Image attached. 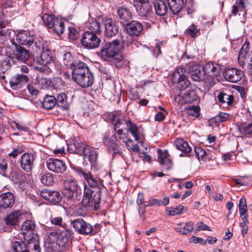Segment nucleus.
Here are the masks:
<instances>
[{
  "instance_id": "nucleus-1",
  "label": "nucleus",
  "mask_w": 252,
  "mask_h": 252,
  "mask_svg": "<svg viewBox=\"0 0 252 252\" xmlns=\"http://www.w3.org/2000/svg\"><path fill=\"white\" fill-rule=\"evenodd\" d=\"M33 42L35 51L42 52L34 59L33 66L35 70L48 74L52 71L54 65L53 57L48 48V43L43 39L33 40Z\"/></svg>"
},
{
  "instance_id": "nucleus-2",
  "label": "nucleus",
  "mask_w": 252,
  "mask_h": 252,
  "mask_svg": "<svg viewBox=\"0 0 252 252\" xmlns=\"http://www.w3.org/2000/svg\"><path fill=\"white\" fill-rule=\"evenodd\" d=\"M72 79L82 88L91 87L94 82V76L87 64L79 62L72 71Z\"/></svg>"
},
{
  "instance_id": "nucleus-3",
  "label": "nucleus",
  "mask_w": 252,
  "mask_h": 252,
  "mask_svg": "<svg viewBox=\"0 0 252 252\" xmlns=\"http://www.w3.org/2000/svg\"><path fill=\"white\" fill-rule=\"evenodd\" d=\"M121 50L122 45L119 40L115 39L111 42H106L102 45L101 49V58L107 62L119 63L123 59L120 54Z\"/></svg>"
},
{
  "instance_id": "nucleus-4",
  "label": "nucleus",
  "mask_w": 252,
  "mask_h": 252,
  "mask_svg": "<svg viewBox=\"0 0 252 252\" xmlns=\"http://www.w3.org/2000/svg\"><path fill=\"white\" fill-rule=\"evenodd\" d=\"M103 190L93 189L84 185L83 196L82 200V205L85 207H93L95 210L100 208L101 199V192Z\"/></svg>"
},
{
  "instance_id": "nucleus-5",
  "label": "nucleus",
  "mask_w": 252,
  "mask_h": 252,
  "mask_svg": "<svg viewBox=\"0 0 252 252\" xmlns=\"http://www.w3.org/2000/svg\"><path fill=\"white\" fill-rule=\"evenodd\" d=\"M12 248L14 252H41L39 241L33 236L28 240L14 242Z\"/></svg>"
},
{
  "instance_id": "nucleus-6",
  "label": "nucleus",
  "mask_w": 252,
  "mask_h": 252,
  "mask_svg": "<svg viewBox=\"0 0 252 252\" xmlns=\"http://www.w3.org/2000/svg\"><path fill=\"white\" fill-rule=\"evenodd\" d=\"M63 195L67 198L72 200L74 202H78L81 197V190L76 181L68 179L63 182Z\"/></svg>"
},
{
  "instance_id": "nucleus-7",
  "label": "nucleus",
  "mask_w": 252,
  "mask_h": 252,
  "mask_svg": "<svg viewBox=\"0 0 252 252\" xmlns=\"http://www.w3.org/2000/svg\"><path fill=\"white\" fill-rule=\"evenodd\" d=\"M76 171L80 176L84 177L88 184L87 186L88 187L93 189H106L103 184V180L98 177H94L90 171L84 170L80 168H77Z\"/></svg>"
},
{
  "instance_id": "nucleus-8",
  "label": "nucleus",
  "mask_w": 252,
  "mask_h": 252,
  "mask_svg": "<svg viewBox=\"0 0 252 252\" xmlns=\"http://www.w3.org/2000/svg\"><path fill=\"white\" fill-rule=\"evenodd\" d=\"M80 42L84 49L93 50L99 46L101 39L95 33L85 32L82 35Z\"/></svg>"
},
{
  "instance_id": "nucleus-9",
  "label": "nucleus",
  "mask_w": 252,
  "mask_h": 252,
  "mask_svg": "<svg viewBox=\"0 0 252 252\" xmlns=\"http://www.w3.org/2000/svg\"><path fill=\"white\" fill-rule=\"evenodd\" d=\"M133 5L138 15L146 19H149L153 14L149 0H133Z\"/></svg>"
},
{
  "instance_id": "nucleus-10",
  "label": "nucleus",
  "mask_w": 252,
  "mask_h": 252,
  "mask_svg": "<svg viewBox=\"0 0 252 252\" xmlns=\"http://www.w3.org/2000/svg\"><path fill=\"white\" fill-rule=\"evenodd\" d=\"M71 224L74 230L79 234L87 235H94L95 233L94 231L93 226L82 219H76L72 220Z\"/></svg>"
},
{
  "instance_id": "nucleus-11",
  "label": "nucleus",
  "mask_w": 252,
  "mask_h": 252,
  "mask_svg": "<svg viewBox=\"0 0 252 252\" xmlns=\"http://www.w3.org/2000/svg\"><path fill=\"white\" fill-rule=\"evenodd\" d=\"M36 157V154L32 153L23 154L20 160L21 168L27 173L31 172L34 167V162Z\"/></svg>"
},
{
  "instance_id": "nucleus-12",
  "label": "nucleus",
  "mask_w": 252,
  "mask_h": 252,
  "mask_svg": "<svg viewBox=\"0 0 252 252\" xmlns=\"http://www.w3.org/2000/svg\"><path fill=\"white\" fill-rule=\"evenodd\" d=\"M48 169L55 173L63 174L66 169V165L63 160L50 158L46 161Z\"/></svg>"
},
{
  "instance_id": "nucleus-13",
  "label": "nucleus",
  "mask_w": 252,
  "mask_h": 252,
  "mask_svg": "<svg viewBox=\"0 0 252 252\" xmlns=\"http://www.w3.org/2000/svg\"><path fill=\"white\" fill-rule=\"evenodd\" d=\"M221 70L220 65L213 62L206 63L203 68L204 74L210 77L207 81L210 84L214 81V78L219 74Z\"/></svg>"
},
{
  "instance_id": "nucleus-14",
  "label": "nucleus",
  "mask_w": 252,
  "mask_h": 252,
  "mask_svg": "<svg viewBox=\"0 0 252 252\" xmlns=\"http://www.w3.org/2000/svg\"><path fill=\"white\" fill-rule=\"evenodd\" d=\"M29 81L30 78L27 75L17 74L10 79V87L12 90H19L25 87Z\"/></svg>"
},
{
  "instance_id": "nucleus-15",
  "label": "nucleus",
  "mask_w": 252,
  "mask_h": 252,
  "mask_svg": "<svg viewBox=\"0 0 252 252\" xmlns=\"http://www.w3.org/2000/svg\"><path fill=\"white\" fill-rule=\"evenodd\" d=\"M244 75L242 70L235 67L227 68L223 72L225 79L231 83H235L240 81Z\"/></svg>"
},
{
  "instance_id": "nucleus-16",
  "label": "nucleus",
  "mask_w": 252,
  "mask_h": 252,
  "mask_svg": "<svg viewBox=\"0 0 252 252\" xmlns=\"http://www.w3.org/2000/svg\"><path fill=\"white\" fill-rule=\"evenodd\" d=\"M103 22L105 27L104 32L107 37H113L118 33L119 26L116 20L105 17L103 19Z\"/></svg>"
},
{
  "instance_id": "nucleus-17",
  "label": "nucleus",
  "mask_w": 252,
  "mask_h": 252,
  "mask_svg": "<svg viewBox=\"0 0 252 252\" xmlns=\"http://www.w3.org/2000/svg\"><path fill=\"white\" fill-rule=\"evenodd\" d=\"M188 70L189 73L190 75L191 79L195 82H199L205 80V82H207L208 79L204 77V71H202L203 68H202L199 64L192 63L189 65Z\"/></svg>"
},
{
  "instance_id": "nucleus-18",
  "label": "nucleus",
  "mask_w": 252,
  "mask_h": 252,
  "mask_svg": "<svg viewBox=\"0 0 252 252\" xmlns=\"http://www.w3.org/2000/svg\"><path fill=\"white\" fill-rule=\"evenodd\" d=\"M40 195L43 198L53 205L58 204L62 199V196L60 193L54 190H43L40 192Z\"/></svg>"
},
{
  "instance_id": "nucleus-19",
  "label": "nucleus",
  "mask_w": 252,
  "mask_h": 252,
  "mask_svg": "<svg viewBox=\"0 0 252 252\" xmlns=\"http://www.w3.org/2000/svg\"><path fill=\"white\" fill-rule=\"evenodd\" d=\"M158 154V160L162 168L166 170L171 169L173 167V162L170 159V155L167 150H157Z\"/></svg>"
},
{
  "instance_id": "nucleus-20",
  "label": "nucleus",
  "mask_w": 252,
  "mask_h": 252,
  "mask_svg": "<svg viewBox=\"0 0 252 252\" xmlns=\"http://www.w3.org/2000/svg\"><path fill=\"white\" fill-rule=\"evenodd\" d=\"M127 33L130 36H139L142 34L143 26L141 23L136 21H132L126 23L124 26Z\"/></svg>"
},
{
  "instance_id": "nucleus-21",
  "label": "nucleus",
  "mask_w": 252,
  "mask_h": 252,
  "mask_svg": "<svg viewBox=\"0 0 252 252\" xmlns=\"http://www.w3.org/2000/svg\"><path fill=\"white\" fill-rule=\"evenodd\" d=\"M16 40L19 44L31 46L33 43V35L28 31L19 32L16 36Z\"/></svg>"
},
{
  "instance_id": "nucleus-22",
  "label": "nucleus",
  "mask_w": 252,
  "mask_h": 252,
  "mask_svg": "<svg viewBox=\"0 0 252 252\" xmlns=\"http://www.w3.org/2000/svg\"><path fill=\"white\" fill-rule=\"evenodd\" d=\"M15 50L13 51V58L17 60L25 62L30 58L29 51L23 47L14 43Z\"/></svg>"
},
{
  "instance_id": "nucleus-23",
  "label": "nucleus",
  "mask_w": 252,
  "mask_h": 252,
  "mask_svg": "<svg viewBox=\"0 0 252 252\" xmlns=\"http://www.w3.org/2000/svg\"><path fill=\"white\" fill-rule=\"evenodd\" d=\"M71 235L70 231L67 230L62 231L58 236L57 244L60 247L63 248V250H68L70 244Z\"/></svg>"
},
{
  "instance_id": "nucleus-24",
  "label": "nucleus",
  "mask_w": 252,
  "mask_h": 252,
  "mask_svg": "<svg viewBox=\"0 0 252 252\" xmlns=\"http://www.w3.org/2000/svg\"><path fill=\"white\" fill-rule=\"evenodd\" d=\"M15 196L13 193L7 192L0 194V208H11L14 204Z\"/></svg>"
},
{
  "instance_id": "nucleus-25",
  "label": "nucleus",
  "mask_w": 252,
  "mask_h": 252,
  "mask_svg": "<svg viewBox=\"0 0 252 252\" xmlns=\"http://www.w3.org/2000/svg\"><path fill=\"white\" fill-rule=\"evenodd\" d=\"M89 146L85 145L84 143L73 141L67 145L68 150L71 153H76L80 156H83L86 149Z\"/></svg>"
},
{
  "instance_id": "nucleus-26",
  "label": "nucleus",
  "mask_w": 252,
  "mask_h": 252,
  "mask_svg": "<svg viewBox=\"0 0 252 252\" xmlns=\"http://www.w3.org/2000/svg\"><path fill=\"white\" fill-rule=\"evenodd\" d=\"M103 141L109 152L113 156H115L120 153V147L117 142V139L115 137L112 136L110 138L104 137H103Z\"/></svg>"
},
{
  "instance_id": "nucleus-27",
  "label": "nucleus",
  "mask_w": 252,
  "mask_h": 252,
  "mask_svg": "<svg viewBox=\"0 0 252 252\" xmlns=\"http://www.w3.org/2000/svg\"><path fill=\"white\" fill-rule=\"evenodd\" d=\"M153 4L155 12L158 16L165 15L169 9L167 0H155Z\"/></svg>"
},
{
  "instance_id": "nucleus-28",
  "label": "nucleus",
  "mask_w": 252,
  "mask_h": 252,
  "mask_svg": "<svg viewBox=\"0 0 252 252\" xmlns=\"http://www.w3.org/2000/svg\"><path fill=\"white\" fill-rule=\"evenodd\" d=\"M34 222L31 220H27L24 222L21 226V234L23 235L24 240H28L31 234L35 229Z\"/></svg>"
},
{
  "instance_id": "nucleus-29",
  "label": "nucleus",
  "mask_w": 252,
  "mask_h": 252,
  "mask_svg": "<svg viewBox=\"0 0 252 252\" xmlns=\"http://www.w3.org/2000/svg\"><path fill=\"white\" fill-rule=\"evenodd\" d=\"M122 49H126L127 51H132L138 47L139 43L132 36H126L121 42Z\"/></svg>"
},
{
  "instance_id": "nucleus-30",
  "label": "nucleus",
  "mask_w": 252,
  "mask_h": 252,
  "mask_svg": "<svg viewBox=\"0 0 252 252\" xmlns=\"http://www.w3.org/2000/svg\"><path fill=\"white\" fill-rule=\"evenodd\" d=\"M249 3V0H236L235 4L232 7L231 13L236 16L238 12H242L246 15L247 12V6Z\"/></svg>"
},
{
  "instance_id": "nucleus-31",
  "label": "nucleus",
  "mask_w": 252,
  "mask_h": 252,
  "mask_svg": "<svg viewBox=\"0 0 252 252\" xmlns=\"http://www.w3.org/2000/svg\"><path fill=\"white\" fill-rule=\"evenodd\" d=\"M170 10L174 14H177L182 10L187 0H167Z\"/></svg>"
},
{
  "instance_id": "nucleus-32",
  "label": "nucleus",
  "mask_w": 252,
  "mask_h": 252,
  "mask_svg": "<svg viewBox=\"0 0 252 252\" xmlns=\"http://www.w3.org/2000/svg\"><path fill=\"white\" fill-rule=\"evenodd\" d=\"M175 144L177 149L182 151L188 157L191 156V148L188 143L182 138H177L175 141Z\"/></svg>"
},
{
  "instance_id": "nucleus-33",
  "label": "nucleus",
  "mask_w": 252,
  "mask_h": 252,
  "mask_svg": "<svg viewBox=\"0 0 252 252\" xmlns=\"http://www.w3.org/2000/svg\"><path fill=\"white\" fill-rule=\"evenodd\" d=\"M177 226L174 227V230L177 232L183 235H188L192 232L194 228V223L190 221L186 222L183 227H180L182 226V223H179L177 224Z\"/></svg>"
},
{
  "instance_id": "nucleus-34",
  "label": "nucleus",
  "mask_w": 252,
  "mask_h": 252,
  "mask_svg": "<svg viewBox=\"0 0 252 252\" xmlns=\"http://www.w3.org/2000/svg\"><path fill=\"white\" fill-rule=\"evenodd\" d=\"M83 156L84 158L88 159L91 165H95L97 159V154L94 149L89 146L86 149Z\"/></svg>"
},
{
  "instance_id": "nucleus-35",
  "label": "nucleus",
  "mask_w": 252,
  "mask_h": 252,
  "mask_svg": "<svg viewBox=\"0 0 252 252\" xmlns=\"http://www.w3.org/2000/svg\"><path fill=\"white\" fill-rule=\"evenodd\" d=\"M186 76V70L183 67H177L172 75L171 81L173 83H177Z\"/></svg>"
},
{
  "instance_id": "nucleus-36",
  "label": "nucleus",
  "mask_w": 252,
  "mask_h": 252,
  "mask_svg": "<svg viewBox=\"0 0 252 252\" xmlns=\"http://www.w3.org/2000/svg\"><path fill=\"white\" fill-rule=\"evenodd\" d=\"M52 24V28L53 29L54 32L57 35H61L63 33L65 29L63 20L59 17H56Z\"/></svg>"
},
{
  "instance_id": "nucleus-37",
  "label": "nucleus",
  "mask_w": 252,
  "mask_h": 252,
  "mask_svg": "<svg viewBox=\"0 0 252 252\" xmlns=\"http://www.w3.org/2000/svg\"><path fill=\"white\" fill-rule=\"evenodd\" d=\"M117 14L122 22H128L132 18L130 11L124 7H121L117 10Z\"/></svg>"
},
{
  "instance_id": "nucleus-38",
  "label": "nucleus",
  "mask_w": 252,
  "mask_h": 252,
  "mask_svg": "<svg viewBox=\"0 0 252 252\" xmlns=\"http://www.w3.org/2000/svg\"><path fill=\"white\" fill-rule=\"evenodd\" d=\"M63 63L67 67L71 69L76 67L78 65V63L74 60L71 54L69 52L65 53L63 55Z\"/></svg>"
},
{
  "instance_id": "nucleus-39",
  "label": "nucleus",
  "mask_w": 252,
  "mask_h": 252,
  "mask_svg": "<svg viewBox=\"0 0 252 252\" xmlns=\"http://www.w3.org/2000/svg\"><path fill=\"white\" fill-rule=\"evenodd\" d=\"M194 151L199 161L205 162L207 160H209L210 158L207 152L200 147L195 146Z\"/></svg>"
},
{
  "instance_id": "nucleus-40",
  "label": "nucleus",
  "mask_w": 252,
  "mask_h": 252,
  "mask_svg": "<svg viewBox=\"0 0 252 252\" xmlns=\"http://www.w3.org/2000/svg\"><path fill=\"white\" fill-rule=\"evenodd\" d=\"M88 29L89 31L87 32L95 33V34H100L101 31V25L95 19H92L89 21L88 25Z\"/></svg>"
},
{
  "instance_id": "nucleus-41",
  "label": "nucleus",
  "mask_w": 252,
  "mask_h": 252,
  "mask_svg": "<svg viewBox=\"0 0 252 252\" xmlns=\"http://www.w3.org/2000/svg\"><path fill=\"white\" fill-rule=\"evenodd\" d=\"M56 102L54 96L46 95L42 101V106L45 109L50 110L56 105Z\"/></svg>"
},
{
  "instance_id": "nucleus-42",
  "label": "nucleus",
  "mask_w": 252,
  "mask_h": 252,
  "mask_svg": "<svg viewBox=\"0 0 252 252\" xmlns=\"http://www.w3.org/2000/svg\"><path fill=\"white\" fill-rule=\"evenodd\" d=\"M56 105L62 107L65 110L69 109V106L67 102V97L64 93L59 94L56 98Z\"/></svg>"
},
{
  "instance_id": "nucleus-43",
  "label": "nucleus",
  "mask_w": 252,
  "mask_h": 252,
  "mask_svg": "<svg viewBox=\"0 0 252 252\" xmlns=\"http://www.w3.org/2000/svg\"><path fill=\"white\" fill-rule=\"evenodd\" d=\"M218 98L219 102L221 104H226L227 105H231L234 100L233 95L228 94L224 92L220 93L218 96Z\"/></svg>"
},
{
  "instance_id": "nucleus-44",
  "label": "nucleus",
  "mask_w": 252,
  "mask_h": 252,
  "mask_svg": "<svg viewBox=\"0 0 252 252\" xmlns=\"http://www.w3.org/2000/svg\"><path fill=\"white\" fill-rule=\"evenodd\" d=\"M108 118L110 121L114 124V129L115 131L123 124L120 119V115L118 112L114 111L110 113L108 115Z\"/></svg>"
},
{
  "instance_id": "nucleus-45",
  "label": "nucleus",
  "mask_w": 252,
  "mask_h": 252,
  "mask_svg": "<svg viewBox=\"0 0 252 252\" xmlns=\"http://www.w3.org/2000/svg\"><path fill=\"white\" fill-rule=\"evenodd\" d=\"M184 99L186 103H191L197 101L198 99V96L195 90H189L185 93Z\"/></svg>"
},
{
  "instance_id": "nucleus-46",
  "label": "nucleus",
  "mask_w": 252,
  "mask_h": 252,
  "mask_svg": "<svg viewBox=\"0 0 252 252\" xmlns=\"http://www.w3.org/2000/svg\"><path fill=\"white\" fill-rule=\"evenodd\" d=\"M20 215L19 211L11 213L8 215L4 220L5 222L7 225H13L16 224L18 220V217Z\"/></svg>"
},
{
  "instance_id": "nucleus-47",
  "label": "nucleus",
  "mask_w": 252,
  "mask_h": 252,
  "mask_svg": "<svg viewBox=\"0 0 252 252\" xmlns=\"http://www.w3.org/2000/svg\"><path fill=\"white\" fill-rule=\"evenodd\" d=\"M44 25L48 29H51L53 23L56 17L53 14H44L41 17Z\"/></svg>"
},
{
  "instance_id": "nucleus-48",
  "label": "nucleus",
  "mask_w": 252,
  "mask_h": 252,
  "mask_svg": "<svg viewBox=\"0 0 252 252\" xmlns=\"http://www.w3.org/2000/svg\"><path fill=\"white\" fill-rule=\"evenodd\" d=\"M127 126L128 127L129 130L131 135L134 137L136 141L139 140V129L138 127L134 124L131 121L126 122Z\"/></svg>"
},
{
  "instance_id": "nucleus-49",
  "label": "nucleus",
  "mask_w": 252,
  "mask_h": 252,
  "mask_svg": "<svg viewBox=\"0 0 252 252\" xmlns=\"http://www.w3.org/2000/svg\"><path fill=\"white\" fill-rule=\"evenodd\" d=\"M10 171L7 168V161L4 159H0V174L7 177L9 176Z\"/></svg>"
},
{
  "instance_id": "nucleus-50",
  "label": "nucleus",
  "mask_w": 252,
  "mask_h": 252,
  "mask_svg": "<svg viewBox=\"0 0 252 252\" xmlns=\"http://www.w3.org/2000/svg\"><path fill=\"white\" fill-rule=\"evenodd\" d=\"M41 183L45 185L50 186L54 183V180L52 174L50 173L45 174L42 176Z\"/></svg>"
},
{
  "instance_id": "nucleus-51",
  "label": "nucleus",
  "mask_w": 252,
  "mask_h": 252,
  "mask_svg": "<svg viewBox=\"0 0 252 252\" xmlns=\"http://www.w3.org/2000/svg\"><path fill=\"white\" fill-rule=\"evenodd\" d=\"M239 209L240 216L246 215L248 211V207L246 203V199L244 197H242L239 200Z\"/></svg>"
},
{
  "instance_id": "nucleus-52",
  "label": "nucleus",
  "mask_w": 252,
  "mask_h": 252,
  "mask_svg": "<svg viewBox=\"0 0 252 252\" xmlns=\"http://www.w3.org/2000/svg\"><path fill=\"white\" fill-rule=\"evenodd\" d=\"M184 209V206L182 205H179L176 207H172L170 208V209L168 211V213H167L170 216H175L177 215H180L182 213L183 210Z\"/></svg>"
},
{
  "instance_id": "nucleus-53",
  "label": "nucleus",
  "mask_w": 252,
  "mask_h": 252,
  "mask_svg": "<svg viewBox=\"0 0 252 252\" xmlns=\"http://www.w3.org/2000/svg\"><path fill=\"white\" fill-rule=\"evenodd\" d=\"M50 220L51 223L53 225H58L63 228L66 226V225L63 223V219L61 217H51Z\"/></svg>"
},
{
  "instance_id": "nucleus-54",
  "label": "nucleus",
  "mask_w": 252,
  "mask_h": 252,
  "mask_svg": "<svg viewBox=\"0 0 252 252\" xmlns=\"http://www.w3.org/2000/svg\"><path fill=\"white\" fill-rule=\"evenodd\" d=\"M177 84L179 89L182 91L185 90L189 86L190 82L187 78V76H186L185 78L183 79L182 80H180V82L177 83Z\"/></svg>"
},
{
  "instance_id": "nucleus-55",
  "label": "nucleus",
  "mask_w": 252,
  "mask_h": 252,
  "mask_svg": "<svg viewBox=\"0 0 252 252\" xmlns=\"http://www.w3.org/2000/svg\"><path fill=\"white\" fill-rule=\"evenodd\" d=\"M229 115L227 113L220 112L218 115L215 117V121L217 123H222L226 122L228 118Z\"/></svg>"
},
{
  "instance_id": "nucleus-56",
  "label": "nucleus",
  "mask_w": 252,
  "mask_h": 252,
  "mask_svg": "<svg viewBox=\"0 0 252 252\" xmlns=\"http://www.w3.org/2000/svg\"><path fill=\"white\" fill-rule=\"evenodd\" d=\"M199 107L196 106H193L189 108L187 110V113L189 115L197 117L199 115Z\"/></svg>"
},
{
  "instance_id": "nucleus-57",
  "label": "nucleus",
  "mask_w": 252,
  "mask_h": 252,
  "mask_svg": "<svg viewBox=\"0 0 252 252\" xmlns=\"http://www.w3.org/2000/svg\"><path fill=\"white\" fill-rule=\"evenodd\" d=\"M244 135L249 138H252V122L243 128Z\"/></svg>"
},
{
  "instance_id": "nucleus-58",
  "label": "nucleus",
  "mask_w": 252,
  "mask_h": 252,
  "mask_svg": "<svg viewBox=\"0 0 252 252\" xmlns=\"http://www.w3.org/2000/svg\"><path fill=\"white\" fill-rule=\"evenodd\" d=\"M68 37L72 40H76L79 37V33L74 28L69 27L68 28Z\"/></svg>"
},
{
  "instance_id": "nucleus-59",
  "label": "nucleus",
  "mask_w": 252,
  "mask_h": 252,
  "mask_svg": "<svg viewBox=\"0 0 252 252\" xmlns=\"http://www.w3.org/2000/svg\"><path fill=\"white\" fill-rule=\"evenodd\" d=\"M187 33L192 37L196 36V33L198 30L196 29V26L194 25H191L187 30Z\"/></svg>"
},
{
  "instance_id": "nucleus-60",
  "label": "nucleus",
  "mask_w": 252,
  "mask_h": 252,
  "mask_svg": "<svg viewBox=\"0 0 252 252\" xmlns=\"http://www.w3.org/2000/svg\"><path fill=\"white\" fill-rule=\"evenodd\" d=\"M167 114L168 112H158L155 115V120L157 122H162L165 119V116Z\"/></svg>"
},
{
  "instance_id": "nucleus-61",
  "label": "nucleus",
  "mask_w": 252,
  "mask_h": 252,
  "mask_svg": "<svg viewBox=\"0 0 252 252\" xmlns=\"http://www.w3.org/2000/svg\"><path fill=\"white\" fill-rule=\"evenodd\" d=\"M160 200L157 199H152L148 201V204L144 206V208L147 207H151L153 206H160Z\"/></svg>"
},
{
  "instance_id": "nucleus-62",
  "label": "nucleus",
  "mask_w": 252,
  "mask_h": 252,
  "mask_svg": "<svg viewBox=\"0 0 252 252\" xmlns=\"http://www.w3.org/2000/svg\"><path fill=\"white\" fill-rule=\"evenodd\" d=\"M29 92L32 95H37L39 93L38 90L32 85L29 84L27 86Z\"/></svg>"
},
{
  "instance_id": "nucleus-63",
  "label": "nucleus",
  "mask_w": 252,
  "mask_h": 252,
  "mask_svg": "<svg viewBox=\"0 0 252 252\" xmlns=\"http://www.w3.org/2000/svg\"><path fill=\"white\" fill-rule=\"evenodd\" d=\"M191 241L194 243H199L203 245H205L207 244V241L196 236H192L191 237Z\"/></svg>"
},
{
  "instance_id": "nucleus-64",
  "label": "nucleus",
  "mask_w": 252,
  "mask_h": 252,
  "mask_svg": "<svg viewBox=\"0 0 252 252\" xmlns=\"http://www.w3.org/2000/svg\"><path fill=\"white\" fill-rule=\"evenodd\" d=\"M201 230H210V228L207 225L204 223L203 222H199L197 223V230L199 231Z\"/></svg>"
}]
</instances>
